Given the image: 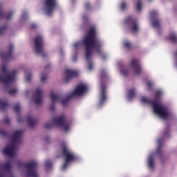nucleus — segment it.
I'll list each match as a JSON object with an SVG mask.
<instances>
[{
    "label": "nucleus",
    "instance_id": "nucleus-26",
    "mask_svg": "<svg viewBox=\"0 0 177 177\" xmlns=\"http://www.w3.org/2000/svg\"><path fill=\"white\" fill-rule=\"evenodd\" d=\"M148 162L149 168H151V169H154V157L153 156V155H151L149 157Z\"/></svg>",
    "mask_w": 177,
    "mask_h": 177
},
{
    "label": "nucleus",
    "instance_id": "nucleus-30",
    "mask_svg": "<svg viewBox=\"0 0 177 177\" xmlns=\"http://www.w3.org/2000/svg\"><path fill=\"white\" fill-rule=\"evenodd\" d=\"M124 48H126V49H131L132 45L131 44V43L129 41H125L124 43Z\"/></svg>",
    "mask_w": 177,
    "mask_h": 177
},
{
    "label": "nucleus",
    "instance_id": "nucleus-35",
    "mask_svg": "<svg viewBox=\"0 0 177 177\" xmlns=\"http://www.w3.org/2000/svg\"><path fill=\"white\" fill-rule=\"evenodd\" d=\"M120 8L122 10H125L127 9V3L125 1L122 2Z\"/></svg>",
    "mask_w": 177,
    "mask_h": 177
},
{
    "label": "nucleus",
    "instance_id": "nucleus-12",
    "mask_svg": "<svg viewBox=\"0 0 177 177\" xmlns=\"http://www.w3.org/2000/svg\"><path fill=\"white\" fill-rule=\"evenodd\" d=\"M35 52L37 55H44V37L37 35L34 40Z\"/></svg>",
    "mask_w": 177,
    "mask_h": 177
},
{
    "label": "nucleus",
    "instance_id": "nucleus-8",
    "mask_svg": "<svg viewBox=\"0 0 177 177\" xmlns=\"http://www.w3.org/2000/svg\"><path fill=\"white\" fill-rule=\"evenodd\" d=\"M100 77H101V94H100V104L102 106L103 103H104V101L106 99V84L103 83L104 81H106L107 80V73H106V70L102 69L100 71Z\"/></svg>",
    "mask_w": 177,
    "mask_h": 177
},
{
    "label": "nucleus",
    "instance_id": "nucleus-39",
    "mask_svg": "<svg viewBox=\"0 0 177 177\" xmlns=\"http://www.w3.org/2000/svg\"><path fill=\"white\" fill-rule=\"evenodd\" d=\"M4 124H10V119H9L8 118H6L5 120H4Z\"/></svg>",
    "mask_w": 177,
    "mask_h": 177
},
{
    "label": "nucleus",
    "instance_id": "nucleus-16",
    "mask_svg": "<svg viewBox=\"0 0 177 177\" xmlns=\"http://www.w3.org/2000/svg\"><path fill=\"white\" fill-rule=\"evenodd\" d=\"M33 99H35L37 106H41L42 104V91L39 87L36 89L33 95Z\"/></svg>",
    "mask_w": 177,
    "mask_h": 177
},
{
    "label": "nucleus",
    "instance_id": "nucleus-24",
    "mask_svg": "<svg viewBox=\"0 0 177 177\" xmlns=\"http://www.w3.org/2000/svg\"><path fill=\"white\" fill-rule=\"evenodd\" d=\"M8 109V101L0 99V109L5 111Z\"/></svg>",
    "mask_w": 177,
    "mask_h": 177
},
{
    "label": "nucleus",
    "instance_id": "nucleus-42",
    "mask_svg": "<svg viewBox=\"0 0 177 177\" xmlns=\"http://www.w3.org/2000/svg\"><path fill=\"white\" fill-rule=\"evenodd\" d=\"M37 27V25H35V24H32L31 26H30V28H32V30H35V28Z\"/></svg>",
    "mask_w": 177,
    "mask_h": 177
},
{
    "label": "nucleus",
    "instance_id": "nucleus-51",
    "mask_svg": "<svg viewBox=\"0 0 177 177\" xmlns=\"http://www.w3.org/2000/svg\"><path fill=\"white\" fill-rule=\"evenodd\" d=\"M149 1H151V0H149Z\"/></svg>",
    "mask_w": 177,
    "mask_h": 177
},
{
    "label": "nucleus",
    "instance_id": "nucleus-29",
    "mask_svg": "<svg viewBox=\"0 0 177 177\" xmlns=\"http://www.w3.org/2000/svg\"><path fill=\"white\" fill-rule=\"evenodd\" d=\"M7 28H8V26L6 25H4L3 26L0 27V35L6 32Z\"/></svg>",
    "mask_w": 177,
    "mask_h": 177
},
{
    "label": "nucleus",
    "instance_id": "nucleus-50",
    "mask_svg": "<svg viewBox=\"0 0 177 177\" xmlns=\"http://www.w3.org/2000/svg\"><path fill=\"white\" fill-rule=\"evenodd\" d=\"M48 67H50V64H48Z\"/></svg>",
    "mask_w": 177,
    "mask_h": 177
},
{
    "label": "nucleus",
    "instance_id": "nucleus-3",
    "mask_svg": "<svg viewBox=\"0 0 177 177\" xmlns=\"http://www.w3.org/2000/svg\"><path fill=\"white\" fill-rule=\"evenodd\" d=\"M22 135L23 131L21 130H17L14 132V134L11 136V140L14 143L10 144L3 149V154L11 158L15 157V153L16 152V145L15 143H19V142H20Z\"/></svg>",
    "mask_w": 177,
    "mask_h": 177
},
{
    "label": "nucleus",
    "instance_id": "nucleus-28",
    "mask_svg": "<svg viewBox=\"0 0 177 177\" xmlns=\"http://www.w3.org/2000/svg\"><path fill=\"white\" fill-rule=\"evenodd\" d=\"M0 135H1V136H3L5 138L9 137V133L2 129H0Z\"/></svg>",
    "mask_w": 177,
    "mask_h": 177
},
{
    "label": "nucleus",
    "instance_id": "nucleus-20",
    "mask_svg": "<svg viewBox=\"0 0 177 177\" xmlns=\"http://www.w3.org/2000/svg\"><path fill=\"white\" fill-rule=\"evenodd\" d=\"M13 15H15V12H10L6 15V13L2 10V4L0 3V19H3V17H6V20H10V19L13 17Z\"/></svg>",
    "mask_w": 177,
    "mask_h": 177
},
{
    "label": "nucleus",
    "instance_id": "nucleus-38",
    "mask_svg": "<svg viewBox=\"0 0 177 177\" xmlns=\"http://www.w3.org/2000/svg\"><path fill=\"white\" fill-rule=\"evenodd\" d=\"M31 78H32L31 73L28 74L26 75V81H27V82H30V81H31Z\"/></svg>",
    "mask_w": 177,
    "mask_h": 177
},
{
    "label": "nucleus",
    "instance_id": "nucleus-10",
    "mask_svg": "<svg viewBox=\"0 0 177 177\" xmlns=\"http://www.w3.org/2000/svg\"><path fill=\"white\" fill-rule=\"evenodd\" d=\"M0 177H15L12 172V162L8 161L5 165L0 162Z\"/></svg>",
    "mask_w": 177,
    "mask_h": 177
},
{
    "label": "nucleus",
    "instance_id": "nucleus-22",
    "mask_svg": "<svg viewBox=\"0 0 177 177\" xmlns=\"http://www.w3.org/2000/svg\"><path fill=\"white\" fill-rule=\"evenodd\" d=\"M167 39L172 42V44H177V35L175 32H171L169 35Z\"/></svg>",
    "mask_w": 177,
    "mask_h": 177
},
{
    "label": "nucleus",
    "instance_id": "nucleus-4",
    "mask_svg": "<svg viewBox=\"0 0 177 177\" xmlns=\"http://www.w3.org/2000/svg\"><path fill=\"white\" fill-rule=\"evenodd\" d=\"M1 70L5 76L0 75V82H2L6 86H9L16 80L17 70L14 69L11 71H8L6 65H3Z\"/></svg>",
    "mask_w": 177,
    "mask_h": 177
},
{
    "label": "nucleus",
    "instance_id": "nucleus-25",
    "mask_svg": "<svg viewBox=\"0 0 177 177\" xmlns=\"http://www.w3.org/2000/svg\"><path fill=\"white\" fill-rule=\"evenodd\" d=\"M135 95H136V90L135 88H131L128 91V99L131 100V99H133L135 97Z\"/></svg>",
    "mask_w": 177,
    "mask_h": 177
},
{
    "label": "nucleus",
    "instance_id": "nucleus-36",
    "mask_svg": "<svg viewBox=\"0 0 177 177\" xmlns=\"http://www.w3.org/2000/svg\"><path fill=\"white\" fill-rule=\"evenodd\" d=\"M9 95H15V93H17V89L12 88L8 91Z\"/></svg>",
    "mask_w": 177,
    "mask_h": 177
},
{
    "label": "nucleus",
    "instance_id": "nucleus-31",
    "mask_svg": "<svg viewBox=\"0 0 177 177\" xmlns=\"http://www.w3.org/2000/svg\"><path fill=\"white\" fill-rule=\"evenodd\" d=\"M137 10L138 12H140V10H142V1H138L137 3Z\"/></svg>",
    "mask_w": 177,
    "mask_h": 177
},
{
    "label": "nucleus",
    "instance_id": "nucleus-41",
    "mask_svg": "<svg viewBox=\"0 0 177 177\" xmlns=\"http://www.w3.org/2000/svg\"><path fill=\"white\" fill-rule=\"evenodd\" d=\"M151 86H153V83H151V82H148L147 87L149 88L150 89H151Z\"/></svg>",
    "mask_w": 177,
    "mask_h": 177
},
{
    "label": "nucleus",
    "instance_id": "nucleus-23",
    "mask_svg": "<svg viewBox=\"0 0 177 177\" xmlns=\"http://www.w3.org/2000/svg\"><path fill=\"white\" fill-rule=\"evenodd\" d=\"M158 147L156 150V154L158 156H161L162 153V138H159L158 140Z\"/></svg>",
    "mask_w": 177,
    "mask_h": 177
},
{
    "label": "nucleus",
    "instance_id": "nucleus-17",
    "mask_svg": "<svg viewBox=\"0 0 177 177\" xmlns=\"http://www.w3.org/2000/svg\"><path fill=\"white\" fill-rule=\"evenodd\" d=\"M158 16V14L156 12V11L153 10L151 12V17L152 19V26L153 27H154V28H158V27L161 26V20L158 19H156V17H157Z\"/></svg>",
    "mask_w": 177,
    "mask_h": 177
},
{
    "label": "nucleus",
    "instance_id": "nucleus-18",
    "mask_svg": "<svg viewBox=\"0 0 177 177\" xmlns=\"http://www.w3.org/2000/svg\"><path fill=\"white\" fill-rule=\"evenodd\" d=\"M12 55H13V44L9 45L8 52L0 53L1 57V59H3V60H9V59H12Z\"/></svg>",
    "mask_w": 177,
    "mask_h": 177
},
{
    "label": "nucleus",
    "instance_id": "nucleus-44",
    "mask_svg": "<svg viewBox=\"0 0 177 177\" xmlns=\"http://www.w3.org/2000/svg\"><path fill=\"white\" fill-rule=\"evenodd\" d=\"M44 140L48 142L49 141V136L46 137Z\"/></svg>",
    "mask_w": 177,
    "mask_h": 177
},
{
    "label": "nucleus",
    "instance_id": "nucleus-19",
    "mask_svg": "<svg viewBox=\"0 0 177 177\" xmlns=\"http://www.w3.org/2000/svg\"><path fill=\"white\" fill-rule=\"evenodd\" d=\"M65 82H68L72 78H74L75 77H78V71H73L70 69H66L65 70Z\"/></svg>",
    "mask_w": 177,
    "mask_h": 177
},
{
    "label": "nucleus",
    "instance_id": "nucleus-47",
    "mask_svg": "<svg viewBox=\"0 0 177 177\" xmlns=\"http://www.w3.org/2000/svg\"><path fill=\"white\" fill-rule=\"evenodd\" d=\"M75 60H77V55H75L73 57V62H75Z\"/></svg>",
    "mask_w": 177,
    "mask_h": 177
},
{
    "label": "nucleus",
    "instance_id": "nucleus-15",
    "mask_svg": "<svg viewBox=\"0 0 177 177\" xmlns=\"http://www.w3.org/2000/svg\"><path fill=\"white\" fill-rule=\"evenodd\" d=\"M131 66L132 68L134 70V73L139 75L142 71V66H140V62L138 59H132L131 62Z\"/></svg>",
    "mask_w": 177,
    "mask_h": 177
},
{
    "label": "nucleus",
    "instance_id": "nucleus-1",
    "mask_svg": "<svg viewBox=\"0 0 177 177\" xmlns=\"http://www.w3.org/2000/svg\"><path fill=\"white\" fill-rule=\"evenodd\" d=\"M97 35L98 33L96 27L91 26L83 39V46L86 49V62H91L93 49L96 50L98 55H102V41L99 40Z\"/></svg>",
    "mask_w": 177,
    "mask_h": 177
},
{
    "label": "nucleus",
    "instance_id": "nucleus-34",
    "mask_svg": "<svg viewBox=\"0 0 177 177\" xmlns=\"http://www.w3.org/2000/svg\"><path fill=\"white\" fill-rule=\"evenodd\" d=\"M14 110H15V111H16V113H20V104H17L14 106Z\"/></svg>",
    "mask_w": 177,
    "mask_h": 177
},
{
    "label": "nucleus",
    "instance_id": "nucleus-45",
    "mask_svg": "<svg viewBox=\"0 0 177 177\" xmlns=\"http://www.w3.org/2000/svg\"><path fill=\"white\" fill-rule=\"evenodd\" d=\"M79 45H80V44L76 43V44H74V47L75 48H78Z\"/></svg>",
    "mask_w": 177,
    "mask_h": 177
},
{
    "label": "nucleus",
    "instance_id": "nucleus-2",
    "mask_svg": "<svg viewBox=\"0 0 177 177\" xmlns=\"http://www.w3.org/2000/svg\"><path fill=\"white\" fill-rule=\"evenodd\" d=\"M161 91H156L155 92V100H150L147 97H142L141 98V102L145 103V104H151L153 108V111L162 118L163 120H167L168 118H171V117H174V115L171 111H169V109L168 106L159 104L160 100L161 99Z\"/></svg>",
    "mask_w": 177,
    "mask_h": 177
},
{
    "label": "nucleus",
    "instance_id": "nucleus-21",
    "mask_svg": "<svg viewBox=\"0 0 177 177\" xmlns=\"http://www.w3.org/2000/svg\"><path fill=\"white\" fill-rule=\"evenodd\" d=\"M27 121L29 128H34V127H35V124L38 122V120L33 118L31 115L28 116Z\"/></svg>",
    "mask_w": 177,
    "mask_h": 177
},
{
    "label": "nucleus",
    "instance_id": "nucleus-11",
    "mask_svg": "<svg viewBox=\"0 0 177 177\" xmlns=\"http://www.w3.org/2000/svg\"><path fill=\"white\" fill-rule=\"evenodd\" d=\"M124 23L126 26L129 27L132 32H138V31H139V24H138V20L133 18L132 16L127 17Z\"/></svg>",
    "mask_w": 177,
    "mask_h": 177
},
{
    "label": "nucleus",
    "instance_id": "nucleus-43",
    "mask_svg": "<svg viewBox=\"0 0 177 177\" xmlns=\"http://www.w3.org/2000/svg\"><path fill=\"white\" fill-rule=\"evenodd\" d=\"M92 68H93V64H90L88 66V70H92Z\"/></svg>",
    "mask_w": 177,
    "mask_h": 177
},
{
    "label": "nucleus",
    "instance_id": "nucleus-14",
    "mask_svg": "<svg viewBox=\"0 0 177 177\" xmlns=\"http://www.w3.org/2000/svg\"><path fill=\"white\" fill-rule=\"evenodd\" d=\"M45 3L47 9L46 13L50 16L56 8V0H46Z\"/></svg>",
    "mask_w": 177,
    "mask_h": 177
},
{
    "label": "nucleus",
    "instance_id": "nucleus-6",
    "mask_svg": "<svg viewBox=\"0 0 177 177\" xmlns=\"http://www.w3.org/2000/svg\"><path fill=\"white\" fill-rule=\"evenodd\" d=\"M61 148L62 149V156L65 158V162L62 166L63 171H66L67 167H68V164L72 161H75L77 160V156L74 155L71 151L67 147V145L65 143L61 145Z\"/></svg>",
    "mask_w": 177,
    "mask_h": 177
},
{
    "label": "nucleus",
    "instance_id": "nucleus-5",
    "mask_svg": "<svg viewBox=\"0 0 177 177\" xmlns=\"http://www.w3.org/2000/svg\"><path fill=\"white\" fill-rule=\"evenodd\" d=\"M17 167L19 168H26L28 172L26 173V177H38V173H37V167L38 163L35 161L24 163L21 161H18Z\"/></svg>",
    "mask_w": 177,
    "mask_h": 177
},
{
    "label": "nucleus",
    "instance_id": "nucleus-48",
    "mask_svg": "<svg viewBox=\"0 0 177 177\" xmlns=\"http://www.w3.org/2000/svg\"><path fill=\"white\" fill-rule=\"evenodd\" d=\"M103 59H106V55H102Z\"/></svg>",
    "mask_w": 177,
    "mask_h": 177
},
{
    "label": "nucleus",
    "instance_id": "nucleus-13",
    "mask_svg": "<svg viewBox=\"0 0 177 177\" xmlns=\"http://www.w3.org/2000/svg\"><path fill=\"white\" fill-rule=\"evenodd\" d=\"M50 97L53 103L50 106V111H55V103L56 102H61L62 104H63V101L64 100V99H63L62 95L57 94V93L55 92L50 93Z\"/></svg>",
    "mask_w": 177,
    "mask_h": 177
},
{
    "label": "nucleus",
    "instance_id": "nucleus-7",
    "mask_svg": "<svg viewBox=\"0 0 177 177\" xmlns=\"http://www.w3.org/2000/svg\"><path fill=\"white\" fill-rule=\"evenodd\" d=\"M87 90V87L85 84H79L75 91L69 95L67 96L63 101L62 105L66 106L68 104V100L73 99L74 96H81V95H84Z\"/></svg>",
    "mask_w": 177,
    "mask_h": 177
},
{
    "label": "nucleus",
    "instance_id": "nucleus-49",
    "mask_svg": "<svg viewBox=\"0 0 177 177\" xmlns=\"http://www.w3.org/2000/svg\"><path fill=\"white\" fill-rule=\"evenodd\" d=\"M43 57H46V55H43Z\"/></svg>",
    "mask_w": 177,
    "mask_h": 177
},
{
    "label": "nucleus",
    "instance_id": "nucleus-33",
    "mask_svg": "<svg viewBox=\"0 0 177 177\" xmlns=\"http://www.w3.org/2000/svg\"><path fill=\"white\" fill-rule=\"evenodd\" d=\"M45 167L46 169L52 168V162H50V160H46L45 163Z\"/></svg>",
    "mask_w": 177,
    "mask_h": 177
},
{
    "label": "nucleus",
    "instance_id": "nucleus-37",
    "mask_svg": "<svg viewBox=\"0 0 177 177\" xmlns=\"http://www.w3.org/2000/svg\"><path fill=\"white\" fill-rule=\"evenodd\" d=\"M52 127H53V124H52L51 122H48L46 124H45L44 128L46 129H49V128H52Z\"/></svg>",
    "mask_w": 177,
    "mask_h": 177
},
{
    "label": "nucleus",
    "instance_id": "nucleus-9",
    "mask_svg": "<svg viewBox=\"0 0 177 177\" xmlns=\"http://www.w3.org/2000/svg\"><path fill=\"white\" fill-rule=\"evenodd\" d=\"M53 122L57 127H60L61 128H64L65 132L70 131V123L66 121V115H61L56 118H53Z\"/></svg>",
    "mask_w": 177,
    "mask_h": 177
},
{
    "label": "nucleus",
    "instance_id": "nucleus-32",
    "mask_svg": "<svg viewBox=\"0 0 177 177\" xmlns=\"http://www.w3.org/2000/svg\"><path fill=\"white\" fill-rule=\"evenodd\" d=\"M46 80H48V75L41 73V82H44V81H46Z\"/></svg>",
    "mask_w": 177,
    "mask_h": 177
},
{
    "label": "nucleus",
    "instance_id": "nucleus-27",
    "mask_svg": "<svg viewBox=\"0 0 177 177\" xmlns=\"http://www.w3.org/2000/svg\"><path fill=\"white\" fill-rule=\"evenodd\" d=\"M84 9H86V10H92V6L91 5V3L86 2L84 3Z\"/></svg>",
    "mask_w": 177,
    "mask_h": 177
},
{
    "label": "nucleus",
    "instance_id": "nucleus-40",
    "mask_svg": "<svg viewBox=\"0 0 177 177\" xmlns=\"http://www.w3.org/2000/svg\"><path fill=\"white\" fill-rule=\"evenodd\" d=\"M122 75H124L125 77H127V75H128V71H121Z\"/></svg>",
    "mask_w": 177,
    "mask_h": 177
},
{
    "label": "nucleus",
    "instance_id": "nucleus-46",
    "mask_svg": "<svg viewBox=\"0 0 177 177\" xmlns=\"http://www.w3.org/2000/svg\"><path fill=\"white\" fill-rule=\"evenodd\" d=\"M23 121H24V120L23 119H21V118H19L18 120V122H23Z\"/></svg>",
    "mask_w": 177,
    "mask_h": 177
}]
</instances>
